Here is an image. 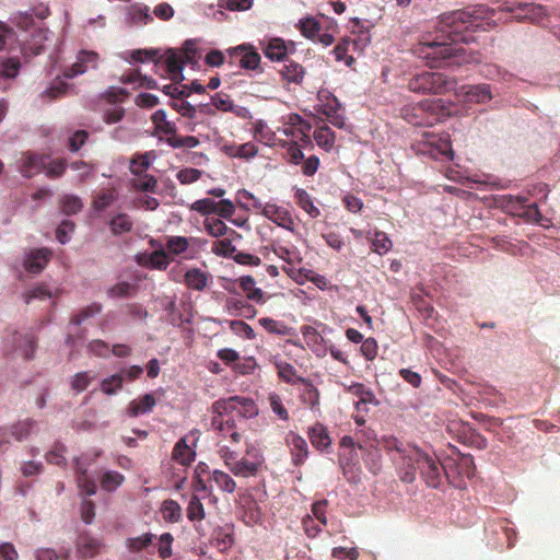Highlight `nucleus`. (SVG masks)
I'll use <instances>...</instances> for the list:
<instances>
[{"mask_svg":"<svg viewBox=\"0 0 560 560\" xmlns=\"http://www.w3.org/2000/svg\"><path fill=\"white\" fill-rule=\"evenodd\" d=\"M475 27L472 15L465 10H455L439 16V31L443 34L433 40L420 42L413 52L431 68L459 65L465 48L462 42L468 38L464 31Z\"/></svg>","mask_w":560,"mask_h":560,"instance_id":"f257e3e1","label":"nucleus"},{"mask_svg":"<svg viewBox=\"0 0 560 560\" xmlns=\"http://www.w3.org/2000/svg\"><path fill=\"white\" fill-rule=\"evenodd\" d=\"M211 429L221 442L229 440L232 444H238L243 434L236 427L234 415L243 419H250L258 415V407L252 398L231 396L215 400L211 405Z\"/></svg>","mask_w":560,"mask_h":560,"instance_id":"f03ea898","label":"nucleus"},{"mask_svg":"<svg viewBox=\"0 0 560 560\" xmlns=\"http://www.w3.org/2000/svg\"><path fill=\"white\" fill-rule=\"evenodd\" d=\"M218 454L234 476L243 478L256 476L264 460L261 454L252 447H247L241 458L229 445H219Z\"/></svg>","mask_w":560,"mask_h":560,"instance_id":"7ed1b4c3","label":"nucleus"},{"mask_svg":"<svg viewBox=\"0 0 560 560\" xmlns=\"http://www.w3.org/2000/svg\"><path fill=\"white\" fill-rule=\"evenodd\" d=\"M450 115L442 100H424L404 109V118L415 126H433Z\"/></svg>","mask_w":560,"mask_h":560,"instance_id":"20e7f679","label":"nucleus"},{"mask_svg":"<svg viewBox=\"0 0 560 560\" xmlns=\"http://www.w3.org/2000/svg\"><path fill=\"white\" fill-rule=\"evenodd\" d=\"M456 80L441 72L423 71L413 75L408 82V89L415 93L445 94L454 91Z\"/></svg>","mask_w":560,"mask_h":560,"instance_id":"39448f33","label":"nucleus"},{"mask_svg":"<svg viewBox=\"0 0 560 560\" xmlns=\"http://www.w3.org/2000/svg\"><path fill=\"white\" fill-rule=\"evenodd\" d=\"M410 458L415 459L419 474L428 487L436 489L441 486L444 468L434 454H429L419 447H411Z\"/></svg>","mask_w":560,"mask_h":560,"instance_id":"423d86ee","label":"nucleus"},{"mask_svg":"<svg viewBox=\"0 0 560 560\" xmlns=\"http://www.w3.org/2000/svg\"><path fill=\"white\" fill-rule=\"evenodd\" d=\"M413 147L417 153L428 155L438 161H451L454 155L448 135L446 133L423 132L422 138Z\"/></svg>","mask_w":560,"mask_h":560,"instance_id":"0eeeda50","label":"nucleus"},{"mask_svg":"<svg viewBox=\"0 0 560 560\" xmlns=\"http://www.w3.org/2000/svg\"><path fill=\"white\" fill-rule=\"evenodd\" d=\"M37 347V338L33 332L21 334L14 331L4 340V352L7 354H16L26 360L34 357Z\"/></svg>","mask_w":560,"mask_h":560,"instance_id":"6e6552de","label":"nucleus"},{"mask_svg":"<svg viewBox=\"0 0 560 560\" xmlns=\"http://www.w3.org/2000/svg\"><path fill=\"white\" fill-rule=\"evenodd\" d=\"M317 98L319 102L317 110L325 115L335 127L343 128L346 121L343 115L339 113L341 109L339 100L326 89L317 92Z\"/></svg>","mask_w":560,"mask_h":560,"instance_id":"1a4fd4ad","label":"nucleus"},{"mask_svg":"<svg viewBox=\"0 0 560 560\" xmlns=\"http://www.w3.org/2000/svg\"><path fill=\"white\" fill-rule=\"evenodd\" d=\"M101 451H96L91 458L85 455L74 459L77 485L81 492L86 495H93L96 493V483L91 477H89L88 469L92 463L101 456Z\"/></svg>","mask_w":560,"mask_h":560,"instance_id":"9d476101","label":"nucleus"},{"mask_svg":"<svg viewBox=\"0 0 560 560\" xmlns=\"http://www.w3.org/2000/svg\"><path fill=\"white\" fill-rule=\"evenodd\" d=\"M100 56L93 50H80L77 55V60L71 66L63 70V77L73 79L89 70L97 68Z\"/></svg>","mask_w":560,"mask_h":560,"instance_id":"9b49d317","label":"nucleus"},{"mask_svg":"<svg viewBox=\"0 0 560 560\" xmlns=\"http://www.w3.org/2000/svg\"><path fill=\"white\" fill-rule=\"evenodd\" d=\"M231 58L238 59L240 66L246 70H257L261 57L250 44H242L228 50Z\"/></svg>","mask_w":560,"mask_h":560,"instance_id":"f8f14e48","label":"nucleus"},{"mask_svg":"<svg viewBox=\"0 0 560 560\" xmlns=\"http://www.w3.org/2000/svg\"><path fill=\"white\" fill-rule=\"evenodd\" d=\"M264 55L271 61H283L289 52L294 51V44L289 45L280 37L270 38L266 44H261Z\"/></svg>","mask_w":560,"mask_h":560,"instance_id":"ddd939ff","label":"nucleus"},{"mask_svg":"<svg viewBox=\"0 0 560 560\" xmlns=\"http://www.w3.org/2000/svg\"><path fill=\"white\" fill-rule=\"evenodd\" d=\"M46 167V156L31 152L23 153L19 161L20 173L27 178H31L44 171Z\"/></svg>","mask_w":560,"mask_h":560,"instance_id":"4468645a","label":"nucleus"},{"mask_svg":"<svg viewBox=\"0 0 560 560\" xmlns=\"http://www.w3.org/2000/svg\"><path fill=\"white\" fill-rule=\"evenodd\" d=\"M262 215L289 231L294 230V220L291 212L275 203H265Z\"/></svg>","mask_w":560,"mask_h":560,"instance_id":"2eb2a0df","label":"nucleus"},{"mask_svg":"<svg viewBox=\"0 0 560 560\" xmlns=\"http://www.w3.org/2000/svg\"><path fill=\"white\" fill-rule=\"evenodd\" d=\"M51 252L48 248H37L30 250L24 259L23 266L30 273H39L50 260Z\"/></svg>","mask_w":560,"mask_h":560,"instance_id":"dca6fc26","label":"nucleus"},{"mask_svg":"<svg viewBox=\"0 0 560 560\" xmlns=\"http://www.w3.org/2000/svg\"><path fill=\"white\" fill-rule=\"evenodd\" d=\"M270 249L276 256L284 260L289 265L288 267L302 261L300 252L293 244L283 243L280 240H275L270 244Z\"/></svg>","mask_w":560,"mask_h":560,"instance_id":"f3484780","label":"nucleus"},{"mask_svg":"<svg viewBox=\"0 0 560 560\" xmlns=\"http://www.w3.org/2000/svg\"><path fill=\"white\" fill-rule=\"evenodd\" d=\"M287 441L290 446L293 465H303L310 453L305 439L296 433L290 432Z\"/></svg>","mask_w":560,"mask_h":560,"instance_id":"a211bd4d","label":"nucleus"},{"mask_svg":"<svg viewBox=\"0 0 560 560\" xmlns=\"http://www.w3.org/2000/svg\"><path fill=\"white\" fill-rule=\"evenodd\" d=\"M347 392L358 398V401H355V409L358 412L361 411V406L378 405V400L372 389L362 383H353L347 387Z\"/></svg>","mask_w":560,"mask_h":560,"instance_id":"6ab92c4d","label":"nucleus"},{"mask_svg":"<svg viewBox=\"0 0 560 560\" xmlns=\"http://www.w3.org/2000/svg\"><path fill=\"white\" fill-rule=\"evenodd\" d=\"M156 405V399L153 394H144L133 400H131L127 408L126 412L129 417L136 418L141 415H145L153 410Z\"/></svg>","mask_w":560,"mask_h":560,"instance_id":"aec40b11","label":"nucleus"},{"mask_svg":"<svg viewBox=\"0 0 560 560\" xmlns=\"http://www.w3.org/2000/svg\"><path fill=\"white\" fill-rule=\"evenodd\" d=\"M307 436L311 444L319 451H325L331 445L328 430L320 422H316L307 429Z\"/></svg>","mask_w":560,"mask_h":560,"instance_id":"412c9836","label":"nucleus"},{"mask_svg":"<svg viewBox=\"0 0 560 560\" xmlns=\"http://www.w3.org/2000/svg\"><path fill=\"white\" fill-rule=\"evenodd\" d=\"M280 77L283 81H285L288 84H295L301 85L304 81L306 71L305 68L294 61V60H288L287 63L283 65L281 70L279 71Z\"/></svg>","mask_w":560,"mask_h":560,"instance_id":"4be33fe9","label":"nucleus"},{"mask_svg":"<svg viewBox=\"0 0 560 560\" xmlns=\"http://www.w3.org/2000/svg\"><path fill=\"white\" fill-rule=\"evenodd\" d=\"M393 462L397 465L398 476L402 482L412 483L416 480V471L418 470L415 459L410 458V451L406 453V458L392 457Z\"/></svg>","mask_w":560,"mask_h":560,"instance_id":"5701e85b","label":"nucleus"},{"mask_svg":"<svg viewBox=\"0 0 560 560\" xmlns=\"http://www.w3.org/2000/svg\"><path fill=\"white\" fill-rule=\"evenodd\" d=\"M211 279V275L199 268H190L185 272L184 283L190 290L203 291Z\"/></svg>","mask_w":560,"mask_h":560,"instance_id":"b1692460","label":"nucleus"},{"mask_svg":"<svg viewBox=\"0 0 560 560\" xmlns=\"http://www.w3.org/2000/svg\"><path fill=\"white\" fill-rule=\"evenodd\" d=\"M102 542L90 535H80L77 541V550L82 558L95 557L100 552Z\"/></svg>","mask_w":560,"mask_h":560,"instance_id":"393cba45","label":"nucleus"},{"mask_svg":"<svg viewBox=\"0 0 560 560\" xmlns=\"http://www.w3.org/2000/svg\"><path fill=\"white\" fill-rule=\"evenodd\" d=\"M521 13L516 15L520 20H528L533 23H538L547 16L545 7L535 3H523L518 5Z\"/></svg>","mask_w":560,"mask_h":560,"instance_id":"a878e982","label":"nucleus"},{"mask_svg":"<svg viewBox=\"0 0 560 560\" xmlns=\"http://www.w3.org/2000/svg\"><path fill=\"white\" fill-rule=\"evenodd\" d=\"M196 453L183 438L177 441L173 448L172 457L183 466H188L195 460Z\"/></svg>","mask_w":560,"mask_h":560,"instance_id":"bb28decb","label":"nucleus"},{"mask_svg":"<svg viewBox=\"0 0 560 560\" xmlns=\"http://www.w3.org/2000/svg\"><path fill=\"white\" fill-rule=\"evenodd\" d=\"M525 202H527V197L525 196L505 195L499 200L500 207L505 212L515 217H521Z\"/></svg>","mask_w":560,"mask_h":560,"instance_id":"cd10ccee","label":"nucleus"},{"mask_svg":"<svg viewBox=\"0 0 560 560\" xmlns=\"http://www.w3.org/2000/svg\"><path fill=\"white\" fill-rule=\"evenodd\" d=\"M240 288L246 293V298L259 304L265 303V293L260 288L255 287L252 276H243L238 279Z\"/></svg>","mask_w":560,"mask_h":560,"instance_id":"c85d7f7f","label":"nucleus"},{"mask_svg":"<svg viewBox=\"0 0 560 560\" xmlns=\"http://www.w3.org/2000/svg\"><path fill=\"white\" fill-rule=\"evenodd\" d=\"M359 448L364 451L363 462L368 469L373 474L377 475L382 469V455L377 447L372 444L370 447H364L359 443Z\"/></svg>","mask_w":560,"mask_h":560,"instance_id":"c756f323","label":"nucleus"},{"mask_svg":"<svg viewBox=\"0 0 560 560\" xmlns=\"http://www.w3.org/2000/svg\"><path fill=\"white\" fill-rule=\"evenodd\" d=\"M185 61L174 50H168L165 57L166 70L170 73L173 81H180L183 77V68Z\"/></svg>","mask_w":560,"mask_h":560,"instance_id":"7c9ffc66","label":"nucleus"},{"mask_svg":"<svg viewBox=\"0 0 560 560\" xmlns=\"http://www.w3.org/2000/svg\"><path fill=\"white\" fill-rule=\"evenodd\" d=\"M300 383L304 385L300 395L301 401L311 409H317L319 405V392L316 386L307 378H300Z\"/></svg>","mask_w":560,"mask_h":560,"instance_id":"2f4dec72","label":"nucleus"},{"mask_svg":"<svg viewBox=\"0 0 560 560\" xmlns=\"http://www.w3.org/2000/svg\"><path fill=\"white\" fill-rule=\"evenodd\" d=\"M294 198L298 206L311 218H317L320 215L319 209L314 205L312 196L305 189L295 188Z\"/></svg>","mask_w":560,"mask_h":560,"instance_id":"473e14b6","label":"nucleus"},{"mask_svg":"<svg viewBox=\"0 0 560 560\" xmlns=\"http://www.w3.org/2000/svg\"><path fill=\"white\" fill-rule=\"evenodd\" d=\"M313 137L319 148L324 149L326 152L332 150L335 145V132L327 125L317 127L314 130Z\"/></svg>","mask_w":560,"mask_h":560,"instance_id":"72a5a7b5","label":"nucleus"},{"mask_svg":"<svg viewBox=\"0 0 560 560\" xmlns=\"http://www.w3.org/2000/svg\"><path fill=\"white\" fill-rule=\"evenodd\" d=\"M465 94L468 102L481 104L487 103L492 98L490 86L488 84L468 85Z\"/></svg>","mask_w":560,"mask_h":560,"instance_id":"f704fd0d","label":"nucleus"},{"mask_svg":"<svg viewBox=\"0 0 560 560\" xmlns=\"http://www.w3.org/2000/svg\"><path fill=\"white\" fill-rule=\"evenodd\" d=\"M254 138L269 147L278 144L279 141L277 140L276 133L270 128H268L264 120H257L254 124Z\"/></svg>","mask_w":560,"mask_h":560,"instance_id":"c9c22d12","label":"nucleus"},{"mask_svg":"<svg viewBox=\"0 0 560 560\" xmlns=\"http://www.w3.org/2000/svg\"><path fill=\"white\" fill-rule=\"evenodd\" d=\"M52 298V292L43 283L28 289L22 294V299L26 304H31L34 301H50Z\"/></svg>","mask_w":560,"mask_h":560,"instance_id":"e433bc0d","label":"nucleus"},{"mask_svg":"<svg viewBox=\"0 0 560 560\" xmlns=\"http://www.w3.org/2000/svg\"><path fill=\"white\" fill-rule=\"evenodd\" d=\"M226 153L231 158L249 160L257 155L258 147L254 142H246L243 144H234L226 147Z\"/></svg>","mask_w":560,"mask_h":560,"instance_id":"4c0bfd02","label":"nucleus"},{"mask_svg":"<svg viewBox=\"0 0 560 560\" xmlns=\"http://www.w3.org/2000/svg\"><path fill=\"white\" fill-rule=\"evenodd\" d=\"M125 481V476L115 470H106L100 476L101 488L107 492H113Z\"/></svg>","mask_w":560,"mask_h":560,"instance_id":"58836bf2","label":"nucleus"},{"mask_svg":"<svg viewBox=\"0 0 560 560\" xmlns=\"http://www.w3.org/2000/svg\"><path fill=\"white\" fill-rule=\"evenodd\" d=\"M382 446L386 452L396 456L397 458L404 457L406 458V453L409 452L410 446H405L402 442H400L397 438L393 435L383 436L381 441Z\"/></svg>","mask_w":560,"mask_h":560,"instance_id":"ea45409f","label":"nucleus"},{"mask_svg":"<svg viewBox=\"0 0 560 560\" xmlns=\"http://www.w3.org/2000/svg\"><path fill=\"white\" fill-rule=\"evenodd\" d=\"M210 480L223 492L233 493L236 489L235 480L223 470H213Z\"/></svg>","mask_w":560,"mask_h":560,"instance_id":"a19ab883","label":"nucleus"},{"mask_svg":"<svg viewBox=\"0 0 560 560\" xmlns=\"http://www.w3.org/2000/svg\"><path fill=\"white\" fill-rule=\"evenodd\" d=\"M161 514L165 522L177 523L182 518V508L175 500L167 499L162 503Z\"/></svg>","mask_w":560,"mask_h":560,"instance_id":"79ce46f5","label":"nucleus"},{"mask_svg":"<svg viewBox=\"0 0 560 560\" xmlns=\"http://www.w3.org/2000/svg\"><path fill=\"white\" fill-rule=\"evenodd\" d=\"M35 421L31 418L20 420L10 428V434L18 441H23L32 433Z\"/></svg>","mask_w":560,"mask_h":560,"instance_id":"37998d69","label":"nucleus"},{"mask_svg":"<svg viewBox=\"0 0 560 560\" xmlns=\"http://www.w3.org/2000/svg\"><path fill=\"white\" fill-rule=\"evenodd\" d=\"M151 119L155 126L156 131L162 132L166 136L176 133V126L174 122L168 121L166 119V113L164 109L156 110L152 115Z\"/></svg>","mask_w":560,"mask_h":560,"instance_id":"c03bdc74","label":"nucleus"},{"mask_svg":"<svg viewBox=\"0 0 560 560\" xmlns=\"http://www.w3.org/2000/svg\"><path fill=\"white\" fill-rule=\"evenodd\" d=\"M278 145L287 150L289 163L298 165L304 160V154L298 141L279 140Z\"/></svg>","mask_w":560,"mask_h":560,"instance_id":"a18cd8bd","label":"nucleus"},{"mask_svg":"<svg viewBox=\"0 0 560 560\" xmlns=\"http://www.w3.org/2000/svg\"><path fill=\"white\" fill-rule=\"evenodd\" d=\"M109 226L113 234L120 235L130 232L132 230L133 222L128 214L119 213L110 220Z\"/></svg>","mask_w":560,"mask_h":560,"instance_id":"49530a36","label":"nucleus"},{"mask_svg":"<svg viewBox=\"0 0 560 560\" xmlns=\"http://www.w3.org/2000/svg\"><path fill=\"white\" fill-rule=\"evenodd\" d=\"M278 376L284 381L288 384H296L300 383V378H303L302 376H299L296 373V369L284 361H280L276 363Z\"/></svg>","mask_w":560,"mask_h":560,"instance_id":"de8ad7c7","label":"nucleus"},{"mask_svg":"<svg viewBox=\"0 0 560 560\" xmlns=\"http://www.w3.org/2000/svg\"><path fill=\"white\" fill-rule=\"evenodd\" d=\"M124 385V376L122 374H113L109 377H106L101 381L100 389L105 395H115L118 390L122 389Z\"/></svg>","mask_w":560,"mask_h":560,"instance_id":"09e8293b","label":"nucleus"},{"mask_svg":"<svg viewBox=\"0 0 560 560\" xmlns=\"http://www.w3.org/2000/svg\"><path fill=\"white\" fill-rule=\"evenodd\" d=\"M131 179V186L140 191L155 192L158 180L153 175L143 173Z\"/></svg>","mask_w":560,"mask_h":560,"instance_id":"8fccbe9b","label":"nucleus"},{"mask_svg":"<svg viewBox=\"0 0 560 560\" xmlns=\"http://www.w3.org/2000/svg\"><path fill=\"white\" fill-rule=\"evenodd\" d=\"M372 250L384 255L392 249L393 243L383 231H375L374 236L371 238Z\"/></svg>","mask_w":560,"mask_h":560,"instance_id":"3c124183","label":"nucleus"},{"mask_svg":"<svg viewBox=\"0 0 560 560\" xmlns=\"http://www.w3.org/2000/svg\"><path fill=\"white\" fill-rule=\"evenodd\" d=\"M259 325L264 327L268 332L285 336L289 335L291 328L288 327L284 323L276 320L270 317H262L258 320Z\"/></svg>","mask_w":560,"mask_h":560,"instance_id":"603ef678","label":"nucleus"},{"mask_svg":"<svg viewBox=\"0 0 560 560\" xmlns=\"http://www.w3.org/2000/svg\"><path fill=\"white\" fill-rule=\"evenodd\" d=\"M67 452V447L62 443H55L49 452L46 453L45 458L49 464L65 467L67 465V460L65 454Z\"/></svg>","mask_w":560,"mask_h":560,"instance_id":"864d4df0","label":"nucleus"},{"mask_svg":"<svg viewBox=\"0 0 560 560\" xmlns=\"http://www.w3.org/2000/svg\"><path fill=\"white\" fill-rule=\"evenodd\" d=\"M61 211L67 215H72L81 211L82 201L78 196L65 195L60 198Z\"/></svg>","mask_w":560,"mask_h":560,"instance_id":"5fc2aeb1","label":"nucleus"},{"mask_svg":"<svg viewBox=\"0 0 560 560\" xmlns=\"http://www.w3.org/2000/svg\"><path fill=\"white\" fill-rule=\"evenodd\" d=\"M102 304L93 302L92 304L80 310L78 314H75L71 318L70 323L74 325H81L86 319L100 314L102 312Z\"/></svg>","mask_w":560,"mask_h":560,"instance_id":"6e6d98bb","label":"nucleus"},{"mask_svg":"<svg viewBox=\"0 0 560 560\" xmlns=\"http://www.w3.org/2000/svg\"><path fill=\"white\" fill-rule=\"evenodd\" d=\"M137 292V285L130 282H118L110 287L107 291L110 298H128L135 295Z\"/></svg>","mask_w":560,"mask_h":560,"instance_id":"4d7b16f0","label":"nucleus"},{"mask_svg":"<svg viewBox=\"0 0 560 560\" xmlns=\"http://www.w3.org/2000/svg\"><path fill=\"white\" fill-rule=\"evenodd\" d=\"M299 30L304 37L314 39L320 31V24L314 18H305L299 22Z\"/></svg>","mask_w":560,"mask_h":560,"instance_id":"13d9d810","label":"nucleus"},{"mask_svg":"<svg viewBox=\"0 0 560 560\" xmlns=\"http://www.w3.org/2000/svg\"><path fill=\"white\" fill-rule=\"evenodd\" d=\"M350 44H352V42L349 38H342L332 50L336 60L345 61L349 67L354 62V58L348 55ZM353 45H355L354 42Z\"/></svg>","mask_w":560,"mask_h":560,"instance_id":"bf43d9fd","label":"nucleus"},{"mask_svg":"<svg viewBox=\"0 0 560 560\" xmlns=\"http://www.w3.org/2000/svg\"><path fill=\"white\" fill-rule=\"evenodd\" d=\"M206 231L213 237H220L228 233L226 224L217 218H206L203 221Z\"/></svg>","mask_w":560,"mask_h":560,"instance_id":"052dcab7","label":"nucleus"},{"mask_svg":"<svg viewBox=\"0 0 560 560\" xmlns=\"http://www.w3.org/2000/svg\"><path fill=\"white\" fill-rule=\"evenodd\" d=\"M150 163L149 153L136 154L130 160V172L133 175H142L143 173H147L150 167Z\"/></svg>","mask_w":560,"mask_h":560,"instance_id":"680f3d73","label":"nucleus"},{"mask_svg":"<svg viewBox=\"0 0 560 560\" xmlns=\"http://www.w3.org/2000/svg\"><path fill=\"white\" fill-rule=\"evenodd\" d=\"M187 517L191 522H200L205 518V509L197 495H192L187 506Z\"/></svg>","mask_w":560,"mask_h":560,"instance_id":"e2e57ef3","label":"nucleus"},{"mask_svg":"<svg viewBox=\"0 0 560 560\" xmlns=\"http://www.w3.org/2000/svg\"><path fill=\"white\" fill-rule=\"evenodd\" d=\"M218 202L211 198H203L196 200L190 209L200 213L201 215L215 214Z\"/></svg>","mask_w":560,"mask_h":560,"instance_id":"0e129e2a","label":"nucleus"},{"mask_svg":"<svg viewBox=\"0 0 560 560\" xmlns=\"http://www.w3.org/2000/svg\"><path fill=\"white\" fill-rule=\"evenodd\" d=\"M268 401L271 410L278 416L279 419L288 421L290 419L289 412L284 407L280 395L271 393L268 396Z\"/></svg>","mask_w":560,"mask_h":560,"instance_id":"69168bd1","label":"nucleus"},{"mask_svg":"<svg viewBox=\"0 0 560 560\" xmlns=\"http://www.w3.org/2000/svg\"><path fill=\"white\" fill-rule=\"evenodd\" d=\"M20 69L21 61L19 58H8L1 65L0 74L8 79H14L19 74Z\"/></svg>","mask_w":560,"mask_h":560,"instance_id":"338daca9","label":"nucleus"},{"mask_svg":"<svg viewBox=\"0 0 560 560\" xmlns=\"http://www.w3.org/2000/svg\"><path fill=\"white\" fill-rule=\"evenodd\" d=\"M230 328L235 335L245 339L253 340L256 338L254 329L243 320H231Z\"/></svg>","mask_w":560,"mask_h":560,"instance_id":"774afa93","label":"nucleus"}]
</instances>
